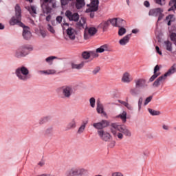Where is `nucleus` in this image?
Here are the masks:
<instances>
[{"label": "nucleus", "mask_w": 176, "mask_h": 176, "mask_svg": "<svg viewBox=\"0 0 176 176\" xmlns=\"http://www.w3.org/2000/svg\"><path fill=\"white\" fill-rule=\"evenodd\" d=\"M109 126H111V122L107 120H102L100 122L93 124L94 129L98 130V135L102 141H104V142H109V140L112 138L111 133L104 131V129H107Z\"/></svg>", "instance_id": "1"}, {"label": "nucleus", "mask_w": 176, "mask_h": 176, "mask_svg": "<svg viewBox=\"0 0 176 176\" xmlns=\"http://www.w3.org/2000/svg\"><path fill=\"white\" fill-rule=\"evenodd\" d=\"M110 126V131L114 137L117 136L119 140H123V135L125 137H131V131H130L127 126L118 124L117 122H113Z\"/></svg>", "instance_id": "2"}, {"label": "nucleus", "mask_w": 176, "mask_h": 176, "mask_svg": "<svg viewBox=\"0 0 176 176\" xmlns=\"http://www.w3.org/2000/svg\"><path fill=\"white\" fill-rule=\"evenodd\" d=\"M65 15L68 19L69 21H74L76 23V28H78V30H85V25H86V21H87V19L85 16H81L79 20V14L78 12H71V10H67Z\"/></svg>", "instance_id": "3"}, {"label": "nucleus", "mask_w": 176, "mask_h": 176, "mask_svg": "<svg viewBox=\"0 0 176 176\" xmlns=\"http://www.w3.org/2000/svg\"><path fill=\"white\" fill-rule=\"evenodd\" d=\"M41 12L43 14L41 16H46L48 14L45 20L49 22L52 20V13L53 9H56V3L53 2V0H42L41 1Z\"/></svg>", "instance_id": "4"}, {"label": "nucleus", "mask_w": 176, "mask_h": 176, "mask_svg": "<svg viewBox=\"0 0 176 176\" xmlns=\"http://www.w3.org/2000/svg\"><path fill=\"white\" fill-rule=\"evenodd\" d=\"M10 25H19L23 27L24 24L21 22V8L20 5L16 4L15 6V16H12L9 21Z\"/></svg>", "instance_id": "5"}, {"label": "nucleus", "mask_w": 176, "mask_h": 176, "mask_svg": "<svg viewBox=\"0 0 176 176\" xmlns=\"http://www.w3.org/2000/svg\"><path fill=\"white\" fill-rule=\"evenodd\" d=\"M15 75L18 77L19 80H23V82H27L28 79L31 78V75H30V70H28V68L25 67V66L18 67L15 70Z\"/></svg>", "instance_id": "6"}, {"label": "nucleus", "mask_w": 176, "mask_h": 176, "mask_svg": "<svg viewBox=\"0 0 176 176\" xmlns=\"http://www.w3.org/2000/svg\"><path fill=\"white\" fill-rule=\"evenodd\" d=\"M87 175V170L82 168L74 166L69 168L65 173V176H86Z\"/></svg>", "instance_id": "7"}, {"label": "nucleus", "mask_w": 176, "mask_h": 176, "mask_svg": "<svg viewBox=\"0 0 176 176\" xmlns=\"http://www.w3.org/2000/svg\"><path fill=\"white\" fill-rule=\"evenodd\" d=\"M34 50L32 47H29L28 45H22L19 47L15 52V57L16 58H21V57H25L30 54V52Z\"/></svg>", "instance_id": "8"}, {"label": "nucleus", "mask_w": 176, "mask_h": 176, "mask_svg": "<svg viewBox=\"0 0 176 176\" xmlns=\"http://www.w3.org/2000/svg\"><path fill=\"white\" fill-rule=\"evenodd\" d=\"M163 12H164V10H163V8H153L149 10L148 16H151L152 17H158L156 25L159 24V21L163 20L164 17V14H163Z\"/></svg>", "instance_id": "9"}, {"label": "nucleus", "mask_w": 176, "mask_h": 176, "mask_svg": "<svg viewBox=\"0 0 176 176\" xmlns=\"http://www.w3.org/2000/svg\"><path fill=\"white\" fill-rule=\"evenodd\" d=\"M60 90L62 91L60 98H63V100H69L72 96V94H74V89L71 85H64L60 87Z\"/></svg>", "instance_id": "10"}, {"label": "nucleus", "mask_w": 176, "mask_h": 176, "mask_svg": "<svg viewBox=\"0 0 176 176\" xmlns=\"http://www.w3.org/2000/svg\"><path fill=\"white\" fill-rule=\"evenodd\" d=\"M97 28L94 27L89 28L87 27V24L86 23V27L84 31V38L89 39V35H90V36H94V35H96V34H97ZM87 32L89 35L87 34Z\"/></svg>", "instance_id": "11"}, {"label": "nucleus", "mask_w": 176, "mask_h": 176, "mask_svg": "<svg viewBox=\"0 0 176 176\" xmlns=\"http://www.w3.org/2000/svg\"><path fill=\"white\" fill-rule=\"evenodd\" d=\"M135 87L138 89H145L148 86V82L144 78H138L135 80Z\"/></svg>", "instance_id": "12"}, {"label": "nucleus", "mask_w": 176, "mask_h": 176, "mask_svg": "<svg viewBox=\"0 0 176 176\" xmlns=\"http://www.w3.org/2000/svg\"><path fill=\"white\" fill-rule=\"evenodd\" d=\"M98 5H100L99 0H92L91 6L86 10V13H90V12H97L98 10Z\"/></svg>", "instance_id": "13"}, {"label": "nucleus", "mask_w": 176, "mask_h": 176, "mask_svg": "<svg viewBox=\"0 0 176 176\" xmlns=\"http://www.w3.org/2000/svg\"><path fill=\"white\" fill-rule=\"evenodd\" d=\"M23 39H25V41H30L32 36V33H31V31H30V27L24 25L23 27Z\"/></svg>", "instance_id": "14"}, {"label": "nucleus", "mask_w": 176, "mask_h": 176, "mask_svg": "<svg viewBox=\"0 0 176 176\" xmlns=\"http://www.w3.org/2000/svg\"><path fill=\"white\" fill-rule=\"evenodd\" d=\"M158 71H160V66L159 65H157L155 66L153 69V75L149 78L148 82H152L158 76H160V72H157Z\"/></svg>", "instance_id": "15"}, {"label": "nucleus", "mask_w": 176, "mask_h": 176, "mask_svg": "<svg viewBox=\"0 0 176 176\" xmlns=\"http://www.w3.org/2000/svg\"><path fill=\"white\" fill-rule=\"evenodd\" d=\"M66 34L67 36L71 39L72 41H75L76 38V30L72 28H68L66 30Z\"/></svg>", "instance_id": "16"}, {"label": "nucleus", "mask_w": 176, "mask_h": 176, "mask_svg": "<svg viewBox=\"0 0 176 176\" xmlns=\"http://www.w3.org/2000/svg\"><path fill=\"white\" fill-rule=\"evenodd\" d=\"M96 111L98 113H102L104 116H107V112L104 111V106L101 104V101L98 99L96 102Z\"/></svg>", "instance_id": "17"}, {"label": "nucleus", "mask_w": 176, "mask_h": 176, "mask_svg": "<svg viewBox=\"0 0 176 176\" xmlns=\"http://www.w3.org/2000/svg\"><path fill=\"white\" fill-rule=\"evenodd\" d=\"M130 38H131V34H126L122 38L120 39L119 44L120 46H126V44L130 42Z\"/></svg>", "instance_id": "18"}, {"label": "nucleus", "mask_w": 176, "mask_h": 176, "mask_svg": "<svg viewBox=\"0 0 176 176\" xmlns=\"http://www.w3.org/2000/svg\"><path fill=\"white\" fill-rule=\"evenodd\" d=\"M176 72V63H174L170 67V69L167 71V72H166L164 74H163V76L166 78H167V76H171V75H174V74H175Z\"/></svg>", "instance_id": "19"}, {"label": "nucleus", "mask_w": 176, "mask_h": 176, "mask_svg": "<svg viewBox=\"0 0 176 176\" xmlns=\"http://www.w3.org/2000/svg\"><path fill=\"white\" fill-rule=\"evenodd\" d=\"M162 80H166V77L164 75L160 76L154 81L153 83V87H159Z\"/></svg>", "instance_id": "20"}, {"label": "nucleus", "mask_w": 176, "mask_h": 176, "mask_svg": "<svg viewBox=\"0 0 176 176\" xmlns=\"http://www.w3.org/2000/svg\"><path fill=\"white\" fill-rule=\"evenodd\" d=\"M129 93L132 96V97H138V96L141 94V90H140V88H137L135 87V88H132L130 89Z\"/></svg>", "instance_id": "21"}, {"label": "nucleus", "mask_w": 176, "mask_h": 176, "mask_svg": "<svg viewBox=\"0 0 176 176\" xmlns=\"http://www.w3.org/2000/svg\"><path fill=\"white\" fill-rule=\"evenodd\" d=\"M76 127V120L75 118H73L70 122L66 126V131L68 130H72V129H75Z\"/></svg>", "instance_id": "22"}, {"label": "nucleus", "mask_w": 176, "mask_h": 176, "mask_svg": "<svg viewBox=\"0 0 176 176\" xmlns=\"http://www.w3.org/2000/svg\"><path fill=\"white\" fill-rule=\"evenodd\" d=\"M104 52H109V47L107 44H104L96 49V53H104Z\"/></svg>", "instance_id": "23"}, {"label": "nucleus", "mask_w": 176, "mask_h": 176, "mask_svg": "<svg viewBox=\"0 0 176 176\" xmlns=\"http://www.w3.org/2000/svg\"><path fill=\"white\" fill-rule=\"evenodd\" d=\"M122 82L124 83H130V82H131V80H130V74L129 72H126L123 74Z\"/></svg>", "instance_id": "24"}, {"label": "nucleus", "mask_w": 176, "mask_h": 176, "mask_svg": "<svg viewBox=\"0 0 176 176\" xmlns=\"http://www.w3.org/2000/svg\"><path fill=\"white\" fill-rule=\"evenodd\" d=\"M167 22V25L170 27L171 25V23H173V21H175V18H174V14H168L166 16V19Z\"/></svg>", "instance_id": "25"}, {"label": "nucleus", "mask_w": 176, "mask_h": 176, "mask_svg": "<svg viewBox=\"0 0 176 176\" xmlns=\"http://www.w3.org/2000/svg\"><path fill=\"white\" fill-rule=\"evenodd\" d=\"M164 43L168 52H173V43H171V41L167 40V41H165Z\"/></svg>", "instance_id": "26"}, {"label": "nucleus", "mask_w": 176, "mask_h": 176, "mask_svg": "<svg viewBox=\"0 0 176 176\" xmlns=\"http://www.w3.org/2000/svg\"><path fill=\"white\" fill-rule=\"evenodd\" d=\"M86 5V3L85 2V0H76V8L79 10L82 9L83 6Z\"/></svg>", "instance_id": "27"}, {"label": "nucleus", "mask_w": 176, "mask_h": 176, "mask_svg": "<svg viewBox=\"0 0 176 176\" xmlns=\"http://www.w3.org/2000/svg\"><path fill=\"white\" fill-rule=\"evenodd\" d=\"M25 9L28 10L31 16H32L33 14H36V8H35V6H31L30 7L27 6L25 7Z\"/></svg>", "instance_id": "28"}, {"label": "nucleus", "mask_w": 176, "mask_h": 176, "mask_svg": "<svg viewBox=\"0 0 176 176\" xmlns=\"http://www.w3.org/2000/svg\"><path fill=\"white\" fill-rule=\"evenodd\" d=\"M50 119H52V117H50V116H46L45 117H43L40 119L39 124H45V123H47V122L50 120Z\"/></svg>", "instance_id": "29"}, {"label": "nucleus", "mask_w": 176, "mask_h": 176, "mask_svg": "<svg viewBox=\"0 0 176 176\" xmlns=\"http://www.w3.org/2000/svg\"><path fill=\"white\" fill-rule=\"evenodd\" d=\"M45 137H52L53 135V126L48 127L45 131Z\"/></svg>", "instance_id": "30"}, {"label": "nucleus", "mask_w": 176, "mask_h": 176, "mask_svg": "<svg viewBox=\"0 0 176 176\" xmlns=\"http://www.w3.org/2000/svg\"><path fill=\"white\" fill-rule=\"evenodd\" d=\"M91 51H84L82 54H81V56L82 57V58L84 60H89V58H90L91 57Z\"/></svg>", "instance_id": "31"}, {"label": "nucleus", "mask_w": 176, "mask_h": 176, "mask_svg": "<svg viewBox=\"0 0 176 176\" xmlns=\"http://www.w3.org/2000/svg\"><path fill=\"white\" fill-rule=\"evenodd\" d=\"M124 24H126V21H124L120 18H117V27L118 28L124 27Z\"/></svg>", "instance_id": "32"}, {"label": "nucleus", "mask_w": 176, "mask_h": 176, "mask_svg": "<svg viewBox=\"0 0 176 176\" xmlns=\"http://www.w3.org/2000/svg\"><path fill=\"white\" fill-rule=\"evenodd\" d=\"M118 117L120 118L123 123H126L127 121V112L124 111L121 114L118 116Z\"/></svg>", "instance_id": "33"}, {"label": "nucleus", "mask_w": 176, "mask_h": 176, "mask_svg": "<svg viewBox=\"0 0 176 176\" xmlns=\"http://www.w3.org/2000/svg\"><path fill=\"white\" fill-rule=\"evenodd\" d=\"M148 111L151 116H159V115H160V111L153 110L152 109H148Z\"/></svg>", "instance_id": "34"}, {"label": "nucleus", "mask_w": 176, "mask_h": 176, "mask_svg": "<svg viewBox=\"0 0 176 176\" xmlns=\"http://www.w3.org/2000/svg\"><path fill=\"white\" fill-rule=\"evenodd\" d=\"M82 68H83V63H80V64L72 63V69H82Z\"/></svg>", "instance_id": "35"}, {"label": "nucleus", "mask_w": 176, "mask_h": 176, "mask_svg": "<svg viewBox=\"0 0 176 176\" xmlns=\"http://www.w3.org/2000/svg\"><path fill=\"white\" fill-rule=\"evenodd\" d=\"M86 124H87V121L82 123V124L79 127L78 130V133L79 134H81V133H83L85 131V129H86Z\"/></svg>", "instance_id": "36"}, {"label": "nucleus", "mask_w": 176, "mask_h": 176, "mask_svg": "<svg viewBox=\"0 0 176 176\" xmlns=\"http://www.w3.org/2000/svg\"><path fill=\"white\" fill-rule=\"evenodd\" d=\"M100 26L102 27L103 31L108 30V27H109V21H107L100 23Z\"/></svg>", "instance_id": "37"}, {"label": "nucleus", "mask_w": 176, "mask_h": 176, "mask_svg": "<svg viewBox=\"0 0 176 176\" xmlns=\"http://www.w3.org/2000/svg\"><path fill=\"white\" fill-rule=\"evenodd\" d=\"M127 30L124 28V27L119 28L118 29V36H123L126 34Z\"/></svg>", "instance_id": "38"}, {"label": "nucleus", "mask_w": 176, "mask_h": 176, "mask_svg": "<svg viewBox=\"0 0 176 176\" xmlns=\"http://www.w3.org/2000/svg\"><path fill=\"white\" fill-rule=\"evenodd\" d=\"M56 58H57V56H51L46 58L45 61L46 63H48V64H52V63H53V60H56Z\"/></svg>", "instance_id": "39"}, {"label": "nucleus", "mask_w": 176, "mask_h": 176, "mask_svg": "<svg viewBox=\"0 0 176 176\" xmlns=\"http://www.w3.org/2000/svg\"><path fill=\"white\" fill-rule=\"evenodd\" d=\"M109 22L111 23L113 27H118V18L111 19Z\"/></svg>", "instance_id": "40"}, {"label": "nucleus", "mask_w": 176, "mask_h": 176, "mask_svg": "<svg viewBox=\"0 0 176 176\" xmlns=\"http://www.w3.org/2000/svg\"><path fill=\"white\" fill-rule=\"evenodd\" d=\"M89 104L91 108H94L96 107V98H94V97L89 99Z\"/></svg>", "instance_id": "41"}, {"label": "nucleus", "mask_w": 176, "mask_h": 176, "mask_svg": "<svg viewBox=\"0 0 176 176\" xmlns=\"http://www.w3.org/2000/svg\"><path fill=\"white\" fill-rule=\"evenodd\" d=\"M144 101V99L142 97H140L138 100V111H141V108L142 107V102Z\"/></svg>", "instance_id": "42"}, {"label": "nucleus", "mask_w": 176, "mask_h": 176, "mask_svg": "<svg viewBox=\"0 0 176 176\" xmlns=\"http://www.w3.org/2000/svg\"><path fill=\"white\" fill-rule=\"evenodd\" d=\"M153 98V96H150L148 97H147L144 101V106H146L148 105V103L151 102V101H152V99Z\"/></svg>", "instance_id": "43"}, {"label": "nucleus", "mask_w": 176, "mask_h": 176, "mask_svg": "<svg viewBox=\"0 0 176 176\" xmlns=\"http://www.w3.org/2000/svg\"><path fill=\"white\" fill-rule=\"evenodd\" d=\"M52 71L53 70H41L39 72L40 74H44L45 75H52V74H54Z\"/></svg>", "instance_id": "44"}, {"label": "nucleus", "mask_w": 176, "mask_h": 176, "mask_svg": "<svg viewBox=\"0 0 176 176\" xmlns=\"http://www.w3.org/2000/svg\"><path fill=\"white\" fill-rule=\"evenodd\" d=\"M47 27H48L47 30H48V31H50V32H51L52 34L56 33V30H54V28H53V26H52V25L48 24Z\"/></svg>", "instance_id": "45"}, {"label": "nucleus", "mask_w": 176, "mask_h": 176, "mask_svg": "<svg viewBox=\"0 0 176 176\" xmlns=\"http://www.w3.org/2000/svg\"><path fill=\"white\" fill-rule=\"evenodd\" d=\"M118 102H120V104H122V105H124V107H126V108H128V109L130 108L129 107L130 104L127 102H124V101L119 100Z\"/></svg>", "instance_id": "46"}, {"label": "nucleus", "mask_w": 176, "mask_h": 176, "mask_svg": "<svg viewBox=\"0 0 176 176\" xmlns=\"http://www.w3.org/2000/svg\"><path fill=\"white\" fill-rule=\"evenodd\" d=\"M170 41L172 42H175L176 41V33L175 32H172L170 36Z\"/></svg>", "instance_id": "47"}, {"label": "nucleus", "mask_w": 176, "mask_h": 176, "mask_svg": "<svg viewBox=\"0 0 176 176\" xmlns=\"http://www.w3.org/2000/svg\"><path fill=\"white\" fill-rule=\"evenodd\" d=\"M101 69V68H100L99 66L96 67L93 71H92V74L94 75H97V74H98V72H100V70Z\"/></svg>", "instance_id": "48"}, {"label": "nucleus", "mask_w": 176, "mask_h": 176, "mask_svg": "<svg viewBox=\"0 0 176 176\" xmlns=\"http://www.w3.org/2000/svg\"><path fill=\"white\" fill-rule=\"evenodd\" d=\"M155 50L156 52L160 54V56H162L163 53L162 52V50H160V47H159V46L156 45L155 46Z\"/></svg>", "instance_id": "49"}, {"label": "nucleus", "mask_w": 176, "mask_h": 176, "mask_svg": "<svg viewBox=\"0 0 176 176\" xmlns=\"http://www.w3.org/2000/svg\"><path fill=\"white\" fill-rule=\"evenodd\" d=\"M170 8L168 10V12H175L176 6L173 4L172 6H169Z\"/></svg>", "instance_id": "50"}, {"label": "nucleus", "mask_w": 176, "mask_h": 176, "mask_svg": "<svg viewBox=\"0 0 176 176\" xmlns=\"http://www.w3.org/2000/svg\"><path fill=\"white\" fill-rule=\"evenodd\" d=\"M56 21H57V23H58L59 24H61V23L63 22V17L61 16H58L56 18Z\"/></svg>", "instance_id": "51"}, {"label": "nucleus", "mask_w": 176, "mask_h": 176, "mask_svg": "<svg viewBox=\"0 0 176 176\" xmlns=\"http://www.w3.org/2000/svg\"><path fill=\"white\" fill-rule=\"evenodd\" d=\"M115 145H116V142L115 141H111L109 145H108V147L109 148H114Z\"/></svg>", "instance_id": "52"}, {"label": "nucleus", "mask_w": 176, "mask_h": 176, "mask_svg": "<svg viewBox=\"0 0 176 176\" xmlns=\"http://www.w3.org/2000/svg\"><path fill=\"white\" fill-rule=\"evenodd\" d=\"M172 5H174L175 6H176V0H170L168 3V6H172Z\"/></svg>", "instance_id": "53"}, {"label": "nucleus", "mask_w": 176, "mask_h": 176, "mask_svg": "<svg viewBox=\"0 0 176 176\" xmlns=\"http://www.w3.org/2000/svg\"><path fill=\"white\" fill-rule=\"evenodd\" d=\"M97 53V51H91V56H94V57H98V54Z\"/></svg>", "instance_id": "54"}, {"label": "nucleus", "mask_w": 176, "mask_h": 176, "mask_svg": "<svg viewBox=\"0 0 176 176\" xmlns=\"http://www.w3.org/2000/svg\"><path fill=\"white\" fill-rule=\"evenodd\" d=\"M144 6L146 7V8H149V6H151V3H149V1H145L144 2Z\"/></svg>", "instance_id": "55"}, {"label": "nucleus", "mask_w": 176, "mask_h": 176, "mask_svg": "<svg viewBox=\"0 0 176 176\" xmlns=\"http://www.w3.org/2000/svg\"><path fill=\"white\" fill-rule=\"evenodd\" d=\"M40 34L43 38H46V32L43 30L40 31Z\"/></svg>", "instance_id": "56"}, {"label": "nucleus", "mask_w": 176, "mask_h": 176, "mask_svg": "<svg viewBox=\"0 0 176 176\" xmlns=\"http://www.w3.org/2000/svg\"><path fill=\"white\" fill-rule=\"evenodd\" d=\"M162 129L163 130H166V131H168V130L170 129V126H168V125L163 124Z\"/></svg>", "instance_id": "57"}, {"label": "nucleus", "mask_w": 176, "mask_h": 176, "mask_svg": "<svg viewBox=\"0 0 176 176\" xmlns=\"http://www.w3.org/2000/svg\"><path fill=\"white\" fill-rule=\"evenodd\" d=\"M155 3H157V5H161V6H162L163 3H162V0H154ZM164 2L166 0H162Z\"/></svg>", "instance_id": "58"}, {"label": "nucleus", "mask_w": 176, "mask_h": 176, "mask_svg": "<svg viewBox=\"0 0 176 176\" xmlns=\"http://www.w3.org/2000/svg\"><path fill=\"white\" fill-rule=\"evenodd\" d=\"M38 166H40V167H43V166H45V162L43 160L40 161L38 163Z\"/></svg>", "instance_id": "59"}, {"label": "nucleus", "mask_w": 176, "mask_h": 176, "mask_svg": "<svg viewBox=\"0 0 176 176\" xmlns=\"http://www.w3.org/2000/svg\"><path fill=\"white\" fill-rule=\"evenodd\" d=\"M132 34H138L140 32V30L138 29H133L131 30Z\"/></svg>", "instance_id": "60"}, {"label": "nucleus", "mask_w": 176, "mask_h": 176, "mask_svg": "<svg viewBox=\"0 0 176 176\" xmlns=\"http://www.w3.org/2000/svg\"><path fill=\"white\" fill-rule=\"evenodd\" d=\"M112 176H123V175L120 173H114L112 174Z\"/></svg>", "instance_id": "61"}, {"label": "nucleus", "mask_w": 176, "mask_h": 176, "mask_svg": "<svg viewBox=\"0 0 176 176\" xmlns=\"http://www.w3.org/2000/svg\"><path fill=\"white\" fill-rule=\"evenodd\" d=\"M89 16L91 19H94V12H89Z\"/></svg>", "instance_id": "62"}, {"label": "nucleus", "mask_w": 176, "mask_h": 176, "mask_svg": "<svg viewBox=\"0 0 176 176\" xmlns=\"http://www.w3.org/2000/svg\"><path fill=\"white\" fill-rule=\"evenodd\" d=\"M0 30H5V25L0 23Z\"/></svg>", "instance_id": "63"}, {"label": "nucleus", "mask_w": 176, "mask_h": 176, "mask_svg": "<svg viewBox=\"0 0 176 176\" xmlns=\"http://www.w3.org/2000/svg\"><path fill=\"white\" fill-rule=\"evenodd\" d=\"M37 176H49V174H41V175H38Z\"/></svg>", "instance_id": "64"}]
</instances>
